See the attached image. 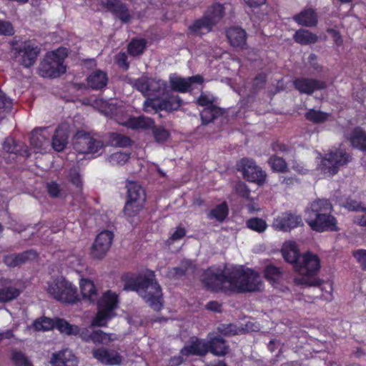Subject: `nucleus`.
<instances>
[{
  "instance_id": "obj_62",
  "label": "nucleus",
  "mask_w": 366,
  "mask_h": 366,
  "mask_svg": "<svg viewBox=\"0 0 366 366\" xmlns=\"http://www.w3.org/2000/svg\"><path fill=\"white\" fill-rule=\"evenodd\" d=\"M267 81V76L264 74H258L254 79L253 81V89L259 90L264 87Z\"/></svg>"
},
{
  "instance_id": "obj_16",
  "label": "nucleus",
  "mask_w": 366,
  "mask_h": 366,
  "mask_svg": "<svg viewBox=\"0 0 366 366\" xmlns=\"http://www.w3.org/2000/svg\"><path fill=\"white\" fill-rule=\"evenodd\" d=\"M180 353L186 357L189 356L205 357L209 353L207 340L197 336H192L187 343L180 350Z\"/></svg>"
},
{
  "instance_id": "obj_22",
  "label": "nucleus",
  "mask_w": 366,
  "mask_h": 366,
  "mask_svg": "<svg viewBox=\"0 0 366 366\" xmlns=\"http://www.w3.org/2000/svg\"><path fill=\"white\" fill-rule=\"evenodd\" d=\"M119 124L125 127L128 129H131L133 130L138 129H151L154 124V121L149 117H147L144 116H139V117H133L130 116L125 121H118Z\"/></svg>"
},
{
  "instance_id": "obj_9",
  "label": "nucleus",
  "mask_w": 366,
  "mask_h": 366,
  "mask_svg": "<svg viewBox=\"0 0 366 366\" xmlns=\"http://www.w3.org/2000/svg\"><path fill=\"white\" fill-rule=\"evenodd\" d=\"M64 56L59 54V50L49 52L39 65V74L46 78H57L66 71L64 64Z\"/></svg>"
},
{
  "instance_id": "obj_53",
  "label": "nucleus",
  "mask_w": 366,
  "mask_h": 366,
  "mask_svg": "<svg viewBox=\"0 0 366 366\" xmlns=\"http://www.w3.org/2000/svg\"><path fill=\"white\" fill-rule=\"evenodd\" d=\"M130 158V154L126 152H115L109 157V162L112 165H123Z\"/></svg>"
},
{
  "instance_id": "obj_26",
  "label": "nucleus",
  "mask_w": 366,
  "mask_h": 366,
  "mask_svg": "<svg viewBox=\"0 0 366 366\" xmlns=\"http://www.w3.org/2000/svg\"><path fill=\"white\" fill-rule=\"evenodd\" d=\"M3 149L8 153L17 154L24 157H29L31 154L27 145L24 142L17 141L13 138H6L4 140Z\"/></svg>"
},
{
  "instance_id": "obj_8",
  "label": "nucleus",
  "mask_w": 366,
  "mask_h": 366,
  "mask_svg": "<svg viewBox=\"0 0 366 366\" xmlns=\"http://www.w3.org/2000/svg\"><path fill=\"white\" fill-rule=\"evenodd\" d=\"M351 159L347 152L337 149L325 154L317 169L324 174L332 177L336 174L340 167L346 165Z\"/></svg>"
},
{
  "instance_id": "obj_42",
  "label": "nucleus",
  "mask_w": 366,
  "mask_h": 366,
  "mask_svg": "<svg viewBox=\"0 0 366 366\" xmlns=\"http://www.w3.org/2000/svg\"><path fill=\"white\" fill-rule=\"evenodd\" d=\"M330 116V113L316 110L315 109H310L305 114V119L313 124L324 123L328 120Z\"/></svg>"
},
{
  "instance_id": "obj_35",
  "label": "nucleus",
  "mask_w": 366,
  "mask_h": 366,
  "mask_svg": "<svg viewBox=\"0 0 366 366\" xmlns=\"http://www.w3.org/2000/svg\"><path fill=\"white\" fill-rule=\"evenodd\" d=\"M69 134L66 129L58 127L51 139V146L56 152H62L68 143Z\"/></svg>"
},
{
  "instance_id": "obj_43",
  "label": "nucleus",
  "mask_w": 366,
  "mask_h": 366,
  "mask_svg": "<svg viewBox=\"0 0 366 366\" xmlns=\"http://www.w3.org/2000/svg\"><path fill=\"white\" fill-rule=\"evenodd\" d=\"M109 140L112 146L122 148L131 147L133 144V141L129 137L117 132L110 133Z\"/></svg>"
},
{
  "instance_id": "obj_60",
  "label": "nucleus",
  "mask_w": 366,
  "mask_h": 366,
  "mask_svg": "<svg viewBox=\"0 0 366 366\" xmlns=\"http://www.w3.org/2000/svg\"><path fill=\"white\" fill-rule=\"evenodd\" d=\"M12 100L0 89V109L9 112L12 108Z\"/></svg>"
},
{
  "instance_id": "obj_4",
  "label": "nucleus",
  "mask_w": 366,
  "mask_h": 366,
  "mask_svg": "<svg viewBox=\"0 0 366 366\" xmlns=\"http://www.w3.org/2000/svg\"><path fill=\"white\" fill-rule=\"evenodd\" d=\"M97 302V312L92 321V326L106 327L108 321L114 318L119 307V295L112 290H107Z\"/></svg>"
},
{
  "instance_id": "obj_18",
  "label": "nucleus",
  "mask_w": 366,
  "mask_h": 366,
  "mask_svg": "<svg viewBox=\"0 0 366 366\" xmlns=\"http://www.w3.org/2000/svg\"><path fill=\"white\" fill-rule=\"evenodd\" d=\"M204 78L201 75H194L187 78L181 76H169V83L172 90L180 93H187L193 90L194 84H201Z\"/></svg>"
},
{
  "instance_id": "obj_10",
  "label": "nucleus",
  "mask_w": 366,
  "mask_h": 366,
  "mask_svg": "<svg viewBox=\"0 0 366 366\" xmlns=\"http://www.w3.org/2000/svg\"><path fill=\"white\" fill-rule=\"evenodd\" d=\"M237 169L242 172L244 179L262 185L266 181L267 174L256 162L249 158H242L237 163Z\"/></svg>"
},
{
  "instance_id": "obj_40",
  "label": "nucleus",
  "mask_w": 366,
  "mask_h": 366,
  "mask_svg": "<svg viewBox=\"0 0 366 366\" xmlns=\"http://www.w3.org/2000/svg\"><path fill=\"white\" fill-rule=\"evenodd\" d=\"M229 215V207L224 201L217 204L214 208L210 210L208 214V218L214 219L219 222H223Z\"/></svg>"
},
{
  "instance_id": "obj_45",
  "label": "nucleus",
  "mask_w": 366,
  "mask_h": 366,
  "mask_svg": "<svg viewBox=\"0 0 366 366\" xmlns=\"http://www.w3.org/2000/svg\"><path fill=\"white\" fill-rule=\"evenodd\" d=\"M282 274L281 269L272 264L267 265L264 270V278L272 285L279 282Z\"/></svg>"
},
{
  "instance_id": "obj_58",
  "label": "nucleus",
  "mask_w": 366,
  "mask_h": 366,
  "mask_svg": "<svg viewBox=\"0 0 366 366\" xmlns=\"http://www.w3.org/2000/svg\"><path fill=\"white\" fill-rule=\"evenodd\" d=\"M109 340V335L101 330H92V340L94 344H102L104 341Z\"/></svg>"
},
{
  "instance_id": "obj_13",
  "label": "nucleus",
  "mask_w": 366,
  "mask_h": 366,
  "mask_svg": "<svg viewBox=\"0 0 366 366\" xmlns=\"http://www.w3.org/2000/svg\"><path fill=\"white\" fill-rule=\"evenodd\" d=\"M103 142L91 137L88 133L79 136L74 142V149L81 154H100L103 149Z\"/></svg>"
},
{
  "instance_id": "obj_12",
  "label": "nucleus",
  "mask_w": 366,
  "mask_h": 366,
  "mask_svg": "<svg viewBox=\"0 0 366 366\" xmlns=\"http://www.w3.org/2000/svg\"><path fill=\"white\" fill-rule=\"evenodd\" d=\"M14 50L16 56H21L20 63L26 68L34 64L40 52L39 46L31 40L24 41Z\"/></svg>"
},
{
  "instance_id": "obj_63",
  "label": "nucleus",
  "mask_w": 366,
  "mask_h": 366,
  "mask_svg": "<svg viewBox=\"0 0 366 366\" xmlns=\"http://www.w3.org/2000/svg\"><path fill=\"white\" fill-rule=\"evenodd\" d=\"M345 207L349 211H353V212H360V211L362 212L363 209L365 208L362 206L361 202H359L357 201L352 200V199H347L346 201Z\"/></svg>"
},
{
  "instance_id": "obj_19",
  "label": "nucleus",
  "mask_w": 366,
  "mask_h": 366,
  "mask_svg": "<svg viewBox=\"0 0 366 366\" xmlns=\"http://www.w3.org/2000/svg\"><path fill=\"white\" fill-rule=\"evenodd\" d=\"M92 354L94 358L104 365H120L124 360V357L117 351L109 350L104 347L93 349Z\"/></svg>"
},
{
  "instance_id": "obj_64",
  "label": "nucleus",
  "mask_w": 366,
  "mask_h": 366,
  "mask_svg": "<svg viewBox=\"0 0 366 366\" xmlns=\"http://www.w3.org/2000/svg\"><path fill=\"white\" fill-rule=\"evenodd\" d=\"M77 335H79L82 341L85 342H90L92 340V331L86 327L81 329L79 327V332H77Z\"/></svg>"
},
{
  "instance_id": "obj_54",
  "label": "nucleus",
  "mask_w": 366,
  "mask_h": 366,
  "mask_svg": "<svg viewBox=\"0 0 366 366\" xmlns=\"http://www.w3.org/2000/svg\"><path fill=\"white\" fill-rule=\"evenodd\" d=\"M233 190L235 194L244 199H249L250 197V189L247 185L242 181H238L234 184Z\"/></svg>"
},
{
  "instance_id": "obj_49",
  "label": "nucleus",
  "mask_w": 366,
  "mask_h": 366,
  "mask_svg": "<svg viewBox=\"0 0 366 366\" xmlns=\"http://www.w3.org/2000/svg\"><path fill=\"white\" fill-rule=\"evenodd\" d=\"M11 360L14 366H34L31 360L21 351L12 350Z\"/></svg>"
},
{
  "instance_id": "obj_61",
  "label": "nucleus",
  "mask_w": 366,
  "mask_h": 366,
  "mask_svg": "<svg viewBox=\"0 0 366 366\" xmlns=\"http://www.w3.org/2000/svg\"><path fill=\"white\" fill-rule=\"evenodd\" d=\"M187 269L182 267H173L167 273V277L170 279L177 280L186 275Z\"/></svg>"
},
{
  "instance_id": "obj_2",
  "label": "nucleus",
  "mask_w": 366,
  "mask_h": 366,
  "mask_svg": "<svg viewBox=\"0 0 366 366\" xmlns=\"http://www.w3.org/2000/svg\"><path fill=\"white\" fill-rule=\"evenodd\" d=\"M124 289L135 291L145 302L155 311H160L163 307V294L161 286L155 278L153 271L148 276L126 274L122 277Z\"/></svg>"
},
{
  "instance_id": "obj_48",
  "label": "nucleus",
  "mask_w": 366,
  "mask_h": 366,
  "mask_svg": "<svg viewBox=\"0 0 366 366\" xmlns=\"http://www.w3.org/2000/svg\"><path fill=\"white\" fill-rule=\"evenodd\" d=\"M34 327L37 331H49L56 328V320L43 317L34 322Z\"/></svg>"
},
{
  "instance_id": "obj_7",
  "label": "nucleus",
  "mask_w": 366,
  "mask_h": 366,
  "mask_svg": "<svg viewBox=\"0 0 366 366\" xmlns=\"http://www.w3.org/2000/svg\"><path fill=\"white\" fill-rule=\"evenodd\" d=\"M183 104V99L177 94L169 91L161 98H147L144 102V110L147 113H157L161 111L173 112Z\"/></svg>"
},
{
  "instance_id": "obj_34",
  "label": "nucleus",
  "mask_w": 366,
  "mask_h": 366,
  "mask_svg": "<svg viewBox=\"0 0 366 366\" xmlns=\"http://www.w3.org/2000/svg\"><path fill=\"white\" fill-rule=\"evenodd\" d=\"M168 92L167 82L162 79L151 78L149 93L147 98H161Z\"/></svg>"
},
{
  "instance_id": "obj_15",
  "label": "nucleus",
  "mask_w": 366,
  "mask_h": 366,
  "mask_svg": "<svg viewBox=\"0 0 366 366\" xmlns=\"http://www.w3.org/2000/svg\"><path fill=\"white\" fill-rule=\"evenodd\" d=\"M114 239V233L109 230H103L97 236L91 249L93 258L101 259L109 251Z\"/></svg>"
},
{
  "instance_id": "obj_24",
  "label": "nucleus",
  "mask_w": 366,
  "mask_h": 366,
  "mask_svg": "<svg viewBox=\"0 0 366 366\" xmlns=\"http://www.w3.org/2000/svg\"><path fill=\"white\" fill-rule=\"evenodd\" d=\"M214 26L210 20L203 15L201 18L195 19L189 26L188 33L194 36H202L212 31Z\"/></svg>"
},
{
  "instance_id": "obj_56",
  "label": "nucleus",
  "mask_w": 366,
  "mask_h": 366,
  "mask_svg": "<svg viewBox=\"0 0 366 366\" xmlns=\"http://www.w3.org/2000/svg\"><path fill=\"white\" fill-rule=\"evenodd\" d=\"M353 257L360 264L361 269L366 271V249H358L352 252Z\"/></svg>"
},
{
  "instance_id": "obj_25",
  "label": "nucleus",
  "mask_w": 366,
  "mask_h": 366,
  "mask_svg": "<svg viewBox=\"0 0 366 366\" xmlns=\"http://www.w3.org/2000/svg\"><path fill=\"white\" fill-rule=\"evenodd\" d=\"M209 353L216 357H224L228 354L229 347L221 336H214L207 340Z\"/></svg>"
},
{
  "instance_id": "obj_38",
  "label": "nucleus",
  "mask_w": 366,
  "mask_h": 366,
  "mask_svg": "<svg viewBox=\"0 0 366 366\" xmlns=\"http://www.w3.org/2000/svg\"><path fill=\"white\" fill-rule=\"evenodd\" d=\"M293 39L296 43L301 45H308L316 43L318 37L309 30L300 29L295 31Z\"/></svg>"
},
{
  "instance_id": "obj_55",
  "label": "nucleus",
  "mask_w": 366,
  "mask_h": 366,
  "mask_svg": "<svg viewBox=\"0 0 366 366\" xmlns=\"http://www.w3.org/2000/svg\"><path fill=\"white\" fill-rule=\"evenodd\" d=\"M116 64L122 68L124 71H127L129 69L130 64L128 61V56L125 52L120 51L115 56Z\"/></svg>"
},
{
  "instance_id": "obj_30",
  "label": "nucleus",
  "mask_w": 366,
  "mask_h": 366,
  "mask_svg": "<svg viewBox=\"0 0 366 366\" xmlns=\"http://www.w3.org/2000/svg\"><path fill=\"white\" fill-rule=\"evenodd\" d=\"M79 285L83 300H88L91 303L96 302L99 294L94 282L84 278L81 280Z\"/></svg>"
},
{
  "instance_id": "obj_6",
  "label": "nucleus",
  "mask_w": 366,
  "mask_h": 366,
  "mask_svg": "<svg viewBox=\"0 0 366 366\" xmlns=\"http://www.w3.org/2000/svg\"><path fill=\"white\" fill-rule=\"evenodd\" d=\"M127 188V201L124 207V213L127 217H136L144 208L147 201L146 191L135 182H129Z\"/></svg>"
},
{
  "instance_id": "obj_36",
  "label": "nucleus",
  "mask_w": 366,
  "mask_h": 366,
  "mask_svg": "<svg viewBox=\"0 0 366 366\" xmlns=\"http://www.w3.org/2000/svg\"><path fill=\"white\" fill-rule=\"evenodd\" d=\"M224 111L217 106L204 107L200 113L202 124L207 125L219 117L223 116Z\"/></svg>"
},
{
  "instance_id": "obj_29",
  "label": "nucleus",
  "mask_w": 366,
  "mask_h": 366,
  "mask_svg": "<svg viewBox=\"0 0 366 366\" xmlns=\"http://www.w3.org/2000/svg\"><path fill=\"white\" fill-rule=\"evenodd\" d=\"M88 86L93 90H100L106 87L108 83L107 72L100 69L92 71L86 79Z\"/></svg>"
},
{
  "instance_id": "obj_11",
  "label": "nucleus",
  "mask_w": 366,
  "mask_h": 366,
  "mask_svg": "<svg viewBox=\"0 0 366 366\" xmlns=\"http://www.w3.org/2000/svg\"><path fill=\"white\" fill-rule=\"evenodd\" d=\"M303 225L302 216L291 211L282 212L272 222V227L275 230L283 232H290Z\"/></svg>"
},
{
  "instance_id": "obj_14",
  "label": "nucleus",
  "mask_w": 366,
  "mask_h": 366,
  "mask_svg": "<svg viewBox=\"0 0 366 366\" xmlns=\"http://www.w3.org/2000/svg\"><path fill=\"white\" fill-rule=\"evenodd\" d=\"M306 222L313 231L317 232H336L339 229L337 226V219L331 213L324 216L315 214L313 217H307Z\"/></svg>"
},
{
  "instance_id": "obj_51",
  "label": "nucleus",
  "mask_w": 366,
  "mask_h": 366,
  "mask_svg": "<svg viewBox=\"0 0 366 366\" xmlns=\"http://www.w3.org/2000/svg\"><path fill=\"white\" fill-rule=\"evenodd\" d=\"M151 78L147 76H141L134 80L133 86L139 92H140L143 96L147 97L149 93V83Z\"/></svg>"
},
{
  "instance_id": "obj_28",
  "label": "nucleus",
  "mask_w": 366,
  "mask_h": 366,
  "mask_svg": "<svg viewBox=\"0 0 366 366\" xmlns=\"http://www.w3.org/2000/svg\"><path fill=\"white\" fill-rule=\"evenodd\" d=\"M77 359L72 352L68 349L59 351L52 355V366H76Z\"/></svg>"
},
{
  "instance_id": "obj_37",
  "label": "nucleus",
  "mask_w": 366,
  "mask_h": 366,
  "mask_svg": "<svg viewBox=\"0 0 366 366\" xmlns=\"http://www.w3.org/2000/svg\"><path fill=\"white\" fill-rule=\"evenodd\" d=\"M347 139L353 147L361 150L366 140V132L362 127H356L348 134Z\"/></svg>"
},
{
  "instance_id": "obj_27",
  "label": "nucleus",
  "mask_w": 366,
  "mask_h": 366,
  "mask_svg": "<svg viewBox=\"0 0 366 366\" xmlns=\"http://www.w3.org/2000/svg\"><path fill=\"white\" fill-rule=\"evenodd\" d=\"M36 256L33 250H26L21 253L6 254L4 257L3 262L9 267H16L24 264L31 257Z\"/></svg>"
},
{
  "instance_id": "obj_46",
  "label": "nucleus",
  "mask_w": 366,
  "mask_h": 366,
  "mask_svg": "<svg viewBox=\"0 0 366 366\" xmlns=\"http://www.w3.org/2000/svg\"><path fill=\"white\" fill-rule=\"evenodd\" d=\"M21 292L20 290L14 287L0 288V302L6 303L12 301L16 299Z\"/></svg>"
},
{
  "instance_id": "obj_3",
  "label": "nucleus",
  "mask_w": 366,
  "mask_h": 366,
  "mask_svg": "<svg viewBox=\"0 0 366 366\" xmlns=\"http://www.w3.org/2000/svg\"><path fill=\"white\" fill-rule=\"evenodd\" d=\"M320 269V259L318 256L310 252L305 253L302 257V261L299 260L295 267V271L302 274L301 277L295 279V282L298 285L305 287H318L322 290L321 286L323 280L320 278H312L311 280V277L317 274Z\"/></svg>"
},
{
  "instance_id": "obj_31",
  "label": "nucleus",
  "mask_w": 366,
  "mask_h": 366,
  "mask_svg": "<svg viewBox=\"0 0 366 366\" xmlns=\"http://www.w3.org/2000/svg\"><path fill=\"white\" fill-rule=\"evenodd\" d=\"M29 142L35 148H44L45 145L49 142V133L47 128L34 129L31 133Z\"/></svg>"
},
{
  "instance_id": "obj_59",
  "label": "nucleus",
  "mask_w": 366,
  "mask_h": 366,
  "mask_svg": "<svg viewBox=\"0 0 366 366\" xmlns=\"http://www.w3.org/2000/svg\"><path fill=\"white\" fill-rule=\"evenodd\" d=\"M14 29L12 24L8 21L0 19V36H12Z\"/></svg>"
},
{
  "instance_id": "obj_21",
  "label": "nucleus",
  "mask_w": 366,
  "mask_h": 366,
  "mask_svg": "<svg viewBox=\"0 0 366 366\" xmlns=\"http://www.w3.org/2000/svg\"><path fill=\"white\" fill-rule=\"evenodd\" d=\"M226 36L232 47L246 49L247 34L239 26H232L227 29Z\"/></svg>"
},
{
  "instance_id": "obj_32",
  "label": "nucleus",
  "mask_w": 366,
  "mask_h": 366,
  "mask_svg": "<svg viewBox=\"0 0 366 366\" xmlns=\"http://www.w3.org/2000/svg\"><path fill=\"white\" fill-rule=\"evenodd\" d=\"M332 211V207L330 202L327 199H317L313 201L310 208L306 211L307 217H313L315 214L324 216V214H329Z\"/></svg>"
},
{
  "instance_id": "obj_33",
  "label": "nucleus",
  "mask_w": 366,
  "mask_h": 366,
  "mask_svg": "<svg viewBox=\"0 0 366 366\" xmlns=\"http://www.w3.org/2000/svg\"><path fill=\"white\" fill-rule=\"evenodd\" d=\"M282 254L285 260L293 264L294 267L300 259L299 249L294 242L285 243L282 248Z\"/></svg>"
},
{
  "instance_id": "obj_23",
  "label": "nucleus",
  "mask_w": 366,
  "mask_h": 366,
  "mask_svg": "<svg viewBox=\"0 0 366 366\" xmlns=\"http://www.w3.org/2000/svg\"><path fill=\"white\" fill-rule=\"evenodd\" d=\"M292 19L299 25L314 27L317 25L318 16L315 9L308 8L294 15Z\"/></svg>"
},
{
  "instance_id": "obj_20",
  "label": "nucleus",
  "mask_w": 366,
  "mask_h": 366,
  "mask_svg": "<svg viewBox=\"0 0 366 366\" xmlns=\"http://www.w3.org/2000/svg\"><path fill=\"white\" fill-rule=\"evenodd\" d=\"M101 4L123 23H127L132 19L127 4L122 3L120 0H101Z\"/></svg>"
},
{
  "instance_id": "obj_50",
  "label": "nucleus",
  "mask_w": 366,
  "mask_h": 366,
  "mask_svg": "<svg viewBox=\"0 0 366 366\" xmlns=\"http://www.w3.org/2000/svg\"><path fill=\"white\" fill-rule=\"evenodd\" d=\"M247 227L254 232L262 233L265 231L267 227V222L259 217H252L247 220Z\"/></svg>"
},
{
  "instance_id": "obj_41",
  "label": "nucleus",
  "mask_w": 366,
  "mask_h": 366,
  "mask_svg": "<svg viewBox=\"0 0 366 366\" xmlns=\"http://www.w3.org/2000/svg\"><path fill=\"white\" fill-rule=\"evenodd\" d=\"M147 47V41L144 38L134 39L127 45L128 54L132 56L142 55Z\"/></svg>"
},
{
  "instance_id": "obj_44",
  "label": "nucleus",
  "mask_w": 366,
  "mask_h": 366,
  "mask_svg": "<svg viewBox=\"0 0 366 366\" xmlns=\"http://www.w3.org/2000/svg\"><path fill=\"white\" fill-rule=\"evenodd\" d=\"M56 329H57L61 333H64L67 335H77L79 332V327L75 325H71L64 319L57 318L56 319Z\"/></svg>"
},
{
  "instance_id": "obj_39",
  "label": "nucleus",
  "mask_w": 366,
  "mask_h": 366,
  "mask_svg": "<svg viewBox=\"0 0 366 366\" xmlns=\"http://www.w3.org/2000/svg\"><path fill=\"white\" fill-rule=\"evenodd\" d=\"M215 26L224 15V7L219 3L213 4L204 14Z\"/></svg>"
},
{
  "instance_id": "obj_1",
  "label": "nucleus",
  "mask_w": 366,
  "mask_h": 366,
  "mask_svg": "<svg viewBox=\"0 0 366 366\" xmlns=\"http://www.w3.org/2000/svg\"><path fill=\"white\" fill-rule=\"evenodd\" d=\"M201 281L208 291L227 295L259 292L264 287L259 274L249 267H235L227 272L218 269L217 272L208 269Z\"/></svg>"
},
{
  "instance_id": "obj_5",
  "label": "nucleus",
  "mask_w": 366,
  "mask_h": 366,
  "mask_svg": "<svg viewBox=\"0 0 366 366\" xmlns=\"http://www.w3.org/2000/svg\"><path fill=\"white\" fill-rule=\"evenodd\" d=\"M48 292L57 301L74 305L80 301L77 288L64 277H59L49 283Z\"/></svg>"
},
{
  "instance_id": "obj_47",
  "label": "nucleus",
  "mask_w": 366,
  "mask_h": 366,
  "mask_svg": "<svg viewBox=\"0 0 366 366\" xmlns=\"http://www.w3.org/2000/svg\"><path fill=\"white\" fill-rule=\"evenodd\" d=\"M268 164L271 169L277 172H286L288 171V167L286 161L282 157L275 154L272 155L268 159Z\"/></svg>"
},
{
  "instance_id": "obj_52",
  "label": "nucleus",
  "mask_w": 366,
  "mask_h": 366,
  "mask_svg": "<svg viewBox=\"0 0 366 366\" xmlns=\"http://www.w3.org/2000/svg\"><path fill=\"white\" fill-rule=\"evenodd\" d=\"M151 129L154 138L157 142H166L170 136L169 132L164 127H157L154 124Z\"/></svg>"
},
{
  "instance_id": "obj_57",
  "label": "nucleus",
  "mask_w": 366,
  "mask_h": 366,
  "mask_svg": "<svg viewBox=\"0 0 366 366\" xmlns=\"http://www.w3.org/2000/svg\"><path fill=\"white\" fill-rule=\"evenodd\" d=\"M46 191L51 197L57 198L60 197L61 189L59 184L56 182L51 181L47 183Z\"/></svg>"
},
{
  "instance_id": "obj_17",
  "label": "nucleus",
  "mask_w": 366,
  "mask_h": 366,
  "mask_svg": "<svg viewBox=\"0 0 366 366\" xmlns=\"http://www.w3.org/2000/svg\"><path fill=\"white\" fill-rule=\"evenodd\" d=\"M294 88L300 94H312L315 91L327 88L325 81L312 78L298 77L293 81Z\"/></svg>"
}]
</instances>
